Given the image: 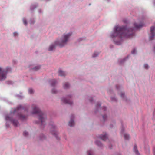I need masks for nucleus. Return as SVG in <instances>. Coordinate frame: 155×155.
Segmentation results:
<instances>
[{
    "label": "nucleus",
    "instance_id": "f257e3e1",
    "mask_svg": "<svg viewBox=\"0 0 155 155\" xmlns=\"http://www.w3.org/2000/svg\"><path fill=\"white\" fill-rule=\"evenodd\" d=\"M126 27L124 26H115L113 29L114 32L111 35V37L113 38L117 37L120 39H122L125 37Z\"/></svg>",
    "mask_w": 155,
    "mask_h": 155
},
{
    "label": "nucleus",
    "instance_id": "f03ea898",
    "mask_svg": "<svg viewBox=\"0 0 155 155\" xmlns=\"http://www.w3.org/2000/svg\"><path fill=\"white\" fill-rule=\"evenodd\" d=\"M33 111L32 113L37 114L38 113V119L40 121V123L41 125H44L45 124V115L42 112H41L39 109L35 105H32Z\"/></svg>",
    "mask_w": 155,
    "mask_h": 155
},
{
    "label": "nucleus",
    "instance_id": "7ed1b4c3",
    "mask_svg": "<svg viewBox=\"0 0 155 155\" xmlns=\"http://www.w3.org/2000/svg\"><path fill=\"white\" fill-rule=\"evenodd\" d=\"M71 33H69L67 34L63 35L61 38V41L60 42L56 41L55 44L56 45H59L60 47H62L65 45L68 41L71 35Z\"/></svg>",
    "mask_w": 155,
    "mask_h": 155
},
{
    "label": "nucleus",
    "instance_id": "20e7f679",
    "mask_svg": "<svg viewBox=\"0 0 155 155\" xmlns=\"http://www.w3.org/2000/svg\"><path fill=\"white\" fill-rule=\"evenodd\" d=\"M11 70L10 68L9 67H7L6 70L0 67V81L5 80L6 78L7 73L10 71Z\"/></svg>",
    "mask_w": 155,
    "mask_h": 155
},
{
    "label": "nucleus",
    "instance_id": "39448f33",
    "mask_svg": "<svg viewBox=\"0 0 155 155\" xmlns=\"http://www.w3.org/2000/svg\"><path fill=\"white\" fill-rule=\"evenodd\" d=\"M127 38H131L134 35V30L132 28H127Z\"/></svg>",
    "mask_w": 155,
    "mask_h": 155
},
{
    "label": "nucleus",
    "instance_id": "423d86ee",
    "mask_svg": "<svg viewBox=\"0 0 155 155\" xmlns=\"http://www.w3.org/2000/svg\"><path fill=\"white\" fill-rule=\"evenodd\" d=\"M5 119L7 120H9L15 126H17L18 124V123L17 120H12L10 116H6Z\"/></svg>",
    "mask_w": 155,
    "mask_h": 155
},
{
    "label": "nucleus",
    "instance_id": "0eeeda50",
    "mask_svg": "<svg viewBox=\"0 0 155 155\" xmlns=\"http://www.w3.org/2000/svg\"><path fill=\"white\" fill-rule=\"evenodd\" d=\"M155 30V27L154 26H152L151 27L150 32L152 35L149 37V39L150 40H152L153 39L154 37L155 36V32H154Z\"/></svg>",
    "mask_w": 155,
    "mask_h": 155
},
{
    "label": "nucleus",
    "instance_id": "6e6552de",
    "mask_svg": "<svg viewBox=\"0 0 155 155\" xmlns=\"http://www.w3.org/2000/svg\"><path fill=\"white\" fill-rule=\"evenodd\" d=\"M18 118L22 120H24L27 119V116L23 115L21 113H18Z\"/></svg>",
    "mask_w": 155,
    "mask_h": 155
},
{
    "label": "nucleus",
    "instance_id": "1a4fd4ad",
    "mask_svg": "<svg viewBox=\"0 0 155 155\" xmlns=\"http://www.w3.org/2000/svg\"><path fill=\"white\" fill-rule=\"evenodd\" d=\"M62 102L65 104H72V102L70 100H68L65 98H62L61 99Z\"/></svg>",
    "mask_w": 155,
    "mask_h": 155
},
{
    "label": "nucleus",
    "instance_id": "9d476101",
    "mask_svg": "<svg viewBox=\"0 0 155 155\" xmlns=\"http://www.w3.org/2000/svg\"><path fill=\"white\" fill-rule=\"evenodd\" d=\"M22 109L23 107H22L21 105L19 106L15 110L14 113L16 112H19L20 111L22 110Z\"/></svg>",
    "mask_w": 155,
    "mask_h": 155
},
{
    "label": "nucleus",
    "instance_id": "9b49d317",
    "mask_svg": "<svg viewBox=\"0 0 155 155\" xmlns=\"http://www.w3.org/2000/svg\"><path fill=\"white\" fill-rule=\"evenodd\" d=\"M143 23H141L139 25H138L136 23L134 24V28L135 29H139L142 27H143Z\"/></svg>",
    "mask_w": 155,
    "mask_h": 155
},
{
    "label": "nucleus",
    "instance_id": "f8f14e48",
    "mask_svg": "<svg viewBox=\"0 0 155 155\" xmlns=\"http://www.w3.org/2000/svg\"><path fill=\"white\" fill-rule=\"evenodd\" d=\"M100 138L104 141H105L107 138V134L104 135H101L100 136Z\"/></svg>",
    "mask_w": 155,
    "mask_h": 155
},
{
    "label": "nucleus",
    "instance_id": "ddd939ff",
    "mask_svg": "<svg viewBox=\"0 0 155 155\" xmlns=\"http://www.w3.org/2000/svg\"><path fill=\"white\" fill-rule=\"evenodd\" d=\"M134 151L135 152L136 154L137 155H139V153L138 151L137 146L136 145H135L134 147Z\"/></svg>",
    "mask_w": 155,
    "mask_h": 155
},
{
    "label": "nucleus",
    "instance_id": "4468645a",
    "mask_svg": "<svg viewBox=\"0 0 155 155\" xmlns=\"http://www.w3.org/2000/svg\"><path fill=\"white\" fill-rule=\"evenodd\" d=\"M59 75L60 76H64L66 75V74L65 73L62 71L61 70H59L58 71Z\"/></svg>",
    "mask_w": 155,
    "mask_h": 155
},
{
    "label": "nucleus",
    "instance_id": "2eb2a0df",
    "mask_svg": "<svg viewBox=\"0 0 155 155\" xmlns=\"http://www.w3.org/2000/svg\"><path fill=\"white\" fill-rule=\"evenodd\" d=\"M74 124V121L72 120H71L69 122L68 125L70 126H73Z\"/></svg>",
    "mask_w": 155,
    "mask_h": 155
},
{
    "label": "nucleus",
    "instance_id": "dca6fc26",
    "mask_svg": "<svg viewBox=\"0 0 155 155\" xmlns=\"http://www.w3.org/2000/svg\"><path fill=\"white\" fill-rule=\"evenodd\" d=\"M52 86H54L56 83L55 80H52L50 81Z\"/></svg>",
    "mask_w": 155,
    "mask_h": 155
},
{
    "label": "nucleus",
    "instance_id": "f3484780",
    "mask_svg": "<svg viewBox=\"0 0 155 155\" xmlns=\"http://www.w3.org/2000/svg\"><path fill=\"white\" fill-rule=\"evenodd\" d=\"M55 47V46L54 45H51L49 48V51H52Z\"/></svg>",
    "mask_w": 155,
    "mask_h": 155
},
{
    "label": "nucleus",
    "instance_id": "a211bd4d",
    "mask_svg": "<svg viewBox=\"0 0 155 155\" xmlns=\"http://www.w3.org/2000/svg\"><path fill=\"white\" fill-rule=\"evenodd\" d=\"M69 87V84L67 83H65L63 85V87L64 89H67Z\"/></svg>",
    "mask_w": 155,
    "mask_h": 155
},
{
    "label": "nucleus",
    "instance_id": "6ab92c4d",
    "mask_svg": "<svg viewBox=\"0 0 155 155\" xmlns=\"http://www.w3.org/2000/svg\"><path fill=\"white\" fill-rule=\"evenodd\" d=\"M51 132L52 134L54 135L55 136V137L57 138V139H58V138L57 137V134H56V132L54 130L53 132H52L51 131Z\"/></svg>",
    "mask_w": 155,
    "mask_h": 155
},
{
    "label": "nucleus",
    "instance_id": "aec40b11",
    "mask_svg": "<svg viewBox=\"0 0 155 155\" xmlns=\"http://www.w3.org/2000/svg\"><path fill=\"white\" fill-rule=\"evenodd\" d=\"M40 68V66H36V67H34L33 68V69L35 70H37L39 69Z\"/></svg>",
    "mask_w": 155,
    "mask_h": 155
},
{
    "label": "nucleus",
    "instance_id": "412c9836",
    "mask_svg": "<svg viewBox=\"0 0 155 155\" xmlns=\"http://www.w3.org/2000/svg\"><path fill=\"white\" fill-rule=\"evenodd\" d=\"M98 54L97 52H95L93 55V57H97Z\"/></svg>",
    "mask_w": 155,
    "mask_h": 155
},
{
    "label": "nucleus",
    "instance_id": "4be33fe9",
    "mask_svg": "<svg viewBox=\"0 0 155 155\" xmlns=\"http://www.w3.org/2000/svg\"><path fill=\"white\" fill-rule=\"evenodd\" d=\"M28 92L30 94H32L33 93V90L32 89H29L28 90Z\"/></svg>",
    "mask_w": 155,
    "mask_h": 155
},
{
    "label": "nucleus",
    "instance_id": "5701e85b",
    "mask_svg": "<svg viewBox=\"0 0 155 155\" xmlns=\"http://www.w3.org/2000/svg\"><path fill=\"white\" fill-rule=\"evenodd\" d=\"M114 41L115 43L117 45H120L121 44V41L117 42L115 41Z\"/></svg>",
    "mask_w": 155,
    "mask_h": 155
},
{
    "label": "nucleus",
    "instance_id": "b1692460",
    "mask_svg": "<svg viewBox=\"0 0 155 155\" xmlns=\"http://www.w3.org/2000/svg\"><path fill=\"white\" fill-rule=\"evenodd\" d=\"M136 50L134 48V49L132 51V53L133 54H134L136 53Z\"/></svg>",
    "mask_w": 155,
    "mask_h": 155
},
{
    "label": "nucleus",
    "instance_id": "393cba45",
    "mask_svg": "<svg viewBox=\"0 0 155 155\" xmlns=\"http://www.w3.org/2000/svg\"><path fill=\"white\" fill-rule=\"evenodd\" d=\"M28 133L27 132H26V131L24 132L23 135L24 136H26L27 135H28Z\"/></svg>",
    "mask_w": 155,
    "mask_h": 155
},
{
    "label": "nucleus",
    "instance_id": "a878e982",
    "mask_svg": "<svg viewBox=\"0 0 155 155\" xmlns=\"http://www.w3.org/2000/svg\"><path fill=\"white\" fill-rule=\"evenodd\" d=\"M57 91L55 89H53L52 90V93H56Z\"/></svg>",
    "mask_w": 155,
    "mask_h": 155
},
{
    "label": "nucleus",
    "instance_id": "bb28decb",
    "mask_svg": "<svg viewBox=\"0 0 155 155\" xmlns=\"http://www.w3.org/2000/svg\"><path fill=\"white\" fill-rule=\"evenodd\" d=\"M148 65L147 64H145L144 65V67L146 69H147L148 68Z\"/></svg>",
    "mask_w": 155,
    "mask_h": 155
},
{
    "label": "nucleus",
    "instance_id": "cd10ccee",
    "mask_svg": "<svg viewBox=\"0 0 155 155\" xmlns=\"http://www.w3.org/2000/svg\"><path fill=\"white\" fill-rule=\"evenodd\" d=\"M23 22L24 24L25 25H27V22L26 21L25 19H23Z\"/></svg>",
    "mask_w": 155,
    "mask_h": 155
},
{
    "label": "nucleus",
    "instance_id": "c85d7f7f",
    "mask_svg": "<svg viewBox=\"0 0 155 155\" xmlns=\"http://www.w3.org/2000/svg\"><path fill=\"white\" fill-rule=\"evenodd\" d=\"M103 117L104 120H105L107 118V116L106 115H104L103 116Z\"/></svg>",
    "mask_w": 155,
    "mask_h": 155
},
{
    "label": "nucleus",
    "instance_id": "c756f323",
    "mask_svg": "<svg viewBox=\"0 0 155 155\" xmlns=\"http://www.w3.org/2000/svg\"><path fill=\"white\" fill-rule=\"evenodd\" d=\"M96 143L98 146H100L101 145V143L100 142H96Z\"/></svg>",
    "mask_w": 155,
    "mask_h": 155
},
{
    "label": "nucleus",
    "instance_id": "7c9ffc66",
    "mask_svg": "<svg viewBox=\"0 0 155 155\" xmlns=\"http://www.w3.org/2000/svg\"><path fill=\"white\" fill-rule=\"evenodd\" d=\"M126 138H127V140L129 139L130 138V137L129 135L127 134Z\"/></svg>",
    "mask_w": 155,
    "mask_h": 155
},
{
    "label": "nucleus",
    "instance_id": "2f4dec72",
    "mask_svg": "<svg viewBox=\"0 0 155 155\" xmlns=\"http://www.w3.org/2000/svg\"><path fill=\"white\" fill-rule=\"evenodd\" d=\"M124 94L123 93H121V97L122 98H123L124 97Z\"/></svg>",
    "mask_w": 155,
    "mask_h": 155
},
{
    "label": "nucleus",
    "instance_id": "473e14b6",
    "mask_svg": "<svg viewBox=\"0 0 155 155\" xmlns=\"http://www.w3.org/2000/svg\"><path fill=\"white\" fill-rule=\"evenodd\" d=\"M18 33L16 32H14L13 33V35L14 36H15L18 35Z\"/></svg>",
    "mask_w": 155,
    "mask_h": 155
},
{
    "label": "nucleus",
    "instance_id": "72a5a7b5",
    "mask_svg": "<svg viewBox=\"0 0 155 155\" xmlns=\"http://www.w3.org/2000/svg\"><path fill=\"white\" fill-rule=\"evenodd\" d=\"M153 51L154 53H155V45L153 46Z\"/></svg>",
    "mask_w": 155,
    "mask_h": 155
},
{
    "label": "nucleus",
    "instance_id": "f704fd0d",
    "mask_svg": "<svg viewBox=\"0 0 155 155\" xmlns=\"http://www.w3.org/2000/svg\"><path fill=\"white\" fill-rule=\"evenodd\" d=\"M125 60L124 59H123L122 61L120 63V64H121L122 63L125 62Z\"/></svg>",
    "mask_w": 155,
    "mask_h": 155
},
{
    "label": "nucleus",
    "instance_id": "c9c22d12",
    "mask_svg": "<svg viewBox=\"0 0 155 155\" xmlns=\"http://www.w3.org/2000/svg\"><path fill=\"white\" fill-rule=\"evenodd\" d=\"M103 110L104 111H105V110H106V107H104L103 108Z\"/></svg>",
    "mask_w": 155,
    "mask_h": 155
},
{
    "label": "nucleus",
    "instance_id": "e433bc0d",
    "mask_svg": "<svg viewBox=\"0 0 155 155\" xmlns=\"http://www.w3.org/2000/svg\"><path fill=\"white\" fill-rule=\"evenodd\" d=\"M88 155H91L89 151H88Z\"/></svg>",
    "mask_w": 155,
    "mask_h": 155
},
{
    "label": "nucleus",
    "instance_id": "4c0bfd02",
    "mask_svg": "<svg viewBox=\"0 0 155 155\" xmlns=\"http://www.w3.org/2000/svg\"><path fill=\"white\" fill-rule=\"evenodd\" d=\"M52 127L53 128V129H54L55 128V126L54 125H52Z\"/></svg>",
    "mask_w": 155,
    "mask_h": 155
},
{
    "label": "nucleus",
    "instance_id": "58836bf2",
    "mask_svg": "<svg viewBox=\"0 0 155 155\" xmlns=\"http://www.w3.org/2000/svg\"><path fill=\"white\" fill-rule=\"evenodd\" d=\"M124 137L125 139L126 138V135L125 134L124 135Z\"/></svg>",
    "mask_w": 155,
    "mask_h": 155
},
{
    "label": "nucleus",
    "instance_id": "ea45409f",
    "mask_svg": "<svg viewBox=\"0 0 155 155\" xmlns=\"http://www.w3.org/2000/svg\"><path fill=\"white\" fill-rule=\"evenodd\" d=\"M101 106V104H99V105H98V106Z\"/></svg>",
    "mask_w": 155,
    "mask_h": 155
},
{
    "label": "nucleus",
    "instance_id": "a19ab883",
    "mask_svg": "<svg viewBox=\"0 0 155 155\" xmlns=\"http://www.w3.org/2000/svg\"><path fill=\"white\" fill-rule=\"evenodd\" d=\"M116 88H117V86H116Z\"/></svg>",
    "mask_w": 155,
    "mask_h": 155
},
{
    "label": "nucleus",
    "instance_id": "79ce46f5",
    "mask_svg": "<svg viewBox=\"0 0 155 155\" xmlns=\"http://www.w3.org/2000/svg\"><path fill=\"white\" fill-rule=\"evenodd\" d=\"M154 155H155V153H154Z\"/></svg>",
    "mask_w": 155,
    "mask_h": 155
}]
</instances>
